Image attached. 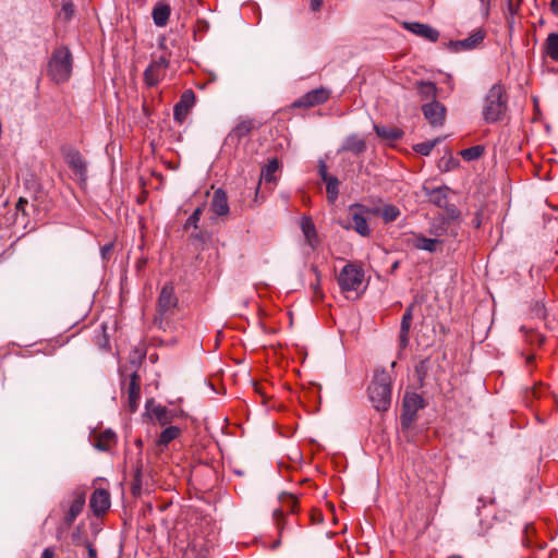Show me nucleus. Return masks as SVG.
<instances>
[{
	"label": "nucleus",
	"mask_w": 558,
	"mask_h": 558,
	"mask_svg": "<svg viewBox=\"0 0 558 558\" xmlns=\"http://www.w3.org/2000/svg\"><path fill=\"white\" fill-rule=\"evenodd\" d=\"M87 549L89 558H97V550L93 547L90 543H87Z\"/></svg>",
	"instance_id": "51"
},
{
	"label": "nucleus",
	"mask_w": 558,
	"mask_h": 558,
	"mask_svg": "<svg viewBox=\"0 0 558 558\" xmlns=\"http://www.w3.org/2000/svg\"><path fill=\"white\" fill-rule=\"evenodd\" d=\"M330 97L329 89L325 87H318L313 90H310L305 95L295 99L291 104V108H312L322 104H325Z\"/></svg>",
	"instance_id": "9"
},
{
	"label": "nucleus",
	"mask_w": 558,
	"mask_h": 558,
	"mask_svg": "<svg viewBox=\"0 0 558 558\" xmlns=\"http://www.w3.org/2000/svg\"><path fill=\"white\" fill-rule=\"evenodd\" d=\"M404 27L411 33L423 37L432 43H436L439 38V32L432 26L418 22L405 23Z\"/></svg>",
	"instance_id": "18"
},
{
	"label": "nucleus",
	"mask_w": 558,
	"mask_h": 558,
	"mask_svg": "<svg viewBox=\"0 0 558 558\" xmlns=\"http://www.w3.org/2000/svg\"><path fill=\"white\" fill-rule=\"evenodd\" d=\"M412 235L413 238L411 241H408V244H411L416 250L434 253L436 252L437 244L440 243L439 240L426 238L421 233H412Z\"/></svg>",
	"instance_id": "22"
},
{
	"label": "nucleus",
	"mask_w": 558,
	"mask_h": 558,
	"mask_svg": "<svg viewBox=\"0 0 558 558\" xmlns=\"http://www.w3.org/2000/svg\"><path fill=\"white\" fill-rule=\"evenodd\" d=\"M549 5L553 14L558 16V0H551Z\"/></svg>",
	"instance_id": "50"
},
{
	"label": "nucleus",
	"mask_w": 558,
	"mask_h": 558,
	"mask_svg": "<svg viewBox=\"0 0 558 558\" xmlns=\"http://www.w3.org/2000/svg\"><path fill=\"white\" fill-rule=\"evenodd\" d=\"M136 445H137L138 447H141V446H142V440H141V439H137V440H136Z\"/></svg>",
	"instance_id": "55"
},
{
	"label": "nucleus",
	"mask_w": 558,
	"mask_h": 558,
	"mask_svg": "<svg viewBox=\"0 0 558 558\" xmlns=\"http://www.w3.org/2000/svg\"><path fill=\"white\" fill-rule=\"evenodd\" d=\"M448 190L447 186L430 190L427 193L429 202L438 207H445L447 204Z\"/></svg>",
	"instance_id": "29"
},
{
	"label": "nucleus",
	"mask_w": 558,
	"mask_h": 558,
	"mask_svg": "<svg viewBox=\"0 0 558 558\" xmlns=\"http://www.w3.org/2000/svg\"><path fill=\"white\" fill-rule=\"evenodd\" d=\"M192 238H194L195 240H198L201 242H204L205 239H204V235L202 233H192Z\"/></svg>",
	"instance_id": "53"
},
{
	"label": "nucleus",
	"mask_w": 558,
	"mask_h": 558,
	"mask_svg": "<svg viewBox=\"0 0 558 558\" xmlns=\"http://www.w3.org/2000/svg\"><path fill=\"white\" fill-rule=\"evenodd\" d=\"M509 9L512 10V2L509 1Z\"/></svg>",
	"instance_id": "57"
},
{
	"label": "nucleus",
	"mask_w": 558,
	"mask_h": 558,
	"mask_svg": "<svg viewBox=\"0 0 558 558\" xmlns=\"http://www.w3.org/2000/svg\"><path fill=\"white\" fill-rule=\"evenodd\" d=\"M363 280V269L354 264H347L338 276V283L343 292L356 291Z\"/></svg>",
	"instance_id": "6"
},
{
	"label": "nucleus",
	"mask_w": 558,
	"mask_h": 558,
	"mask_svg": "<svg viewBox=\"0 0 558 558\" xmlns=\"http://www.w3.org/2000/svg\"><path fill=\"white\" fill-rule=\"evenodd\" d=\"M114 244L113 242L107 243L100 248L101 257L105 260L110 258L111 252L113 251Z\"/></svg>",
	"instance_id": "43"
},
{
	"label": "nucleus",
	"mask_w": 558,
	"mask_h": 558,
	"mask_svg": "<svg viewBox=\"0 0 558 558\" xmlns=\"http://www.w3.org/2000/svg\"><path fill=\"white\" fill-rule=\"evenodd\" d=\"M181 435V428L178 426L166 427L159 435L158 446L167 447L172 440L177 439Z\"/></svg>",
	"instance_id": "30"
},
{
	"label": "nucleus",
	"mask_w": 558,
	"mask_h": 558,
	"mask_svg": "<svg viewBox=\"0 0 558 558\" xmlns=\"http://www.w3.org/2000/svg\"><path fill=\"white\" fill-rule=\"evenodd\" d=\"M484 153V148L480 145L472 146L470 148L463 149L461 151V155L463 159L471 161L480 158L482 154Z\"/></svg>",
	"instance_id": "37"
},
{
	"label": "nucleus",
	"mask_w": 558,
	"mask_h": 558,
	"mask_svg": "<svg viewBox=\"0 0 558 558\" xmlns=\"http://www.w3.org/2000/svg\"><path fill=\"white\" fill-rule=\"evenodd\" d=\"M376 213H378V210ZM379 215L384 222L389 223L396 221L401 215V211L397 206L389 204L383 207Z\"/></svg>",
	"instance_id": "34"
},
{
	"label": "nucleus",
	"mask_w": 558,
	"mask_h": 558,
	"mask_svg": "<svg viewBox=\"0 0 558 558\" xmlns=\"http://www.w3.org/2000/svg\"><path fill=\"white\" fill-rule=\"evenodd\" d=\"M41 558H54V550L50 547L44 549Z\"/></svg>",
	"instance_id": "49"
},
{
	"label": "nucleus",
	"mask_w": 558,
	"mask_h": 558,
	"mask_svg": "<svg viewBox=\"0 0 558 558\" xmlns=\"http://www.w3.org/2000/svg\"><path fill=\"white\" fill-rule=\"evenodd\" d=\"M437 142L438 140L418 143L413 146V149L423 156H428Z\"/></svg>",
	"instance_id": "38"
},
{
	"label": "nucleus",
	"mask_w": 558,
	"mask_h": 558,
	"mask_svg": "<svg viewBox=\"0 0 558 558\" xmlns=\"http://www.w3.org/2000/svg\"><path fill=\"white\" fill-rule=\"evenodd\" d=\"M185 556H186V558H206V556L204 554L196 555L195 545L189 546V548L186 549Z\"/></svg>",
	"instance_id": "46"
},
{
	"label": "nucleus",
	"mask_w": 558,
	"mask_h": 558,
	"mask_svg": "<svg viewBox=\"0 0 558 558\" xmlns=\"http://www.w3.org/2000/svg\"><path fill=\"white\" fill-rule=\"evenodd\" d=\"M203 214V206H198L193 214L187 218L185 221L183 228L185 230L190 228H194L195 230L198 229V222L201 220V216Z\"/></svg>",
	"instance_id": "36"
},
{
	"label": "nucleus",
	"mask_w": 558,
	"mask_h": 558,
	"mask_svg": "<svg viewBox=\"0 0 558 558\" xmlns=\"http://www.w3.org/2000/svg\"><path fill=\"white\" fill-rule=\"evenodd\" d=\"M169 61L165 56L151 61L144 72V81L148 86H156L165 76Z\"/></svg>",
	"instance_id": "10"
},
{
	"label": "nucleus",
	"mask_w": 558,
	"mask_h": 558,
	"mask_svg": "<svg viewBox=\"0 0 558 558\" xmlns=\"http://www.w3.org/2000/svg\"><path fill=\"white\" fill-rule=\"evenodd\" d=\"M86 501V494L84 490L77 488L72 494V500L69 510L64 517V524L71 526L76 520L78 514L83 511Z\"/></svg>",
	"instance_id": "13"
},
{
	"label": "nucleus",
	"mask_w": 558,
	"mask_h": 558,
	"mask_svg": "<svg viewBox=\"0 0 558 558\" xmlns=\"http://www.w3.org/2000/svg\"><path fill=\"white\" fill-rule=\"evenodd\" d=\"M142 468H143L142 461L138 460L136 465H135V469H134V476H133V481H132V484H131V493L135 497L141 496L142 489H143V478H142L143 477V472H142Z\"/></svg>",
	"instance_id": "31"
},
{
	"label": "nucleus",
	"mask_w": 558,
	"mask_h": 558,
	"mask_svg": "<svg viewBox=\"0 0 558 558\" xmlns=\"http://www.w3.org/2000/svg\"><path fill=\"white\" fill-rule=\"evenodd\" d=\"M374 130L379 137L391 142L400 140L404 134L401 129L395 126L375 124Z\"/></svg>",
	"instance_id": "27"
},
{
	"label": "nucleus",
	"mask_w": 558,
	"mask_h": 558,
	"mask_svg": "<svg viewBox=\"0 0 558 558\" xmlns=\"http://www.w3.org/2000/svg\"><path fill=\"white\" fill-rule=\"evenodd\" d=\"M456 163H457V161L451 156H449L448 158H446V157L441 158L438 167L442 171H449L451 169V166L456 165Z\"/></svg>",
	"instance_id": "41"
},
{
	"label": "nucleus",
	"mask_w": 558,
	"mask_h": 558,
	"mask_svg": "<svg viewBox=\"0 0 558 558\" xmlns=\"http://www.w3.org/2000/svg\"><path fill=\"white\" fill-rule=\"evenodd\" d=\"M416 89L422 101H436L438 89L435 83L418 81L416 82Z\"/></svg>",
	"instance_id": "24"
},
{
	"label": "nucleus",
	"mask_w": 558,
	"mask_h": 558,
	"mask_svg": "<svg viewBox=\"0 0 558 558\" xmlns=\"http://www.w3.org/2000/svg\"><path fill=\"white\" fill-rule=\"evenodd\" d=\"M259 125L254 119H242L231 130L228 135V140L240 142L242 138L248 136L251 132L257 129Z\"/></svg>",
	"instance_id": "15"
},
{
	"label": "nucleus",
	"mask_w": 558,
	"mask_h": 558,
	"mask_svg": "<svg viewBox=\"0 0 558 558\" xmlns=\"http://www.w3.org/2000/svg\"><path fill=\"white\" fill-rule=\"evenodd\" d=\"M544 51L548 58L558 62V34L550 33L544 43Z\"/></svg>",
	"instance_id": "28"
},
{
	"label": "nucleus",
	"mask_w": 558,
	"mask_h": 558,
	"mask_svg": "<svg viewBox=\"0 0 558 558\" xmlns=\"http://www.w3.org/2000/svg\"><path fill=\"white\" fill-rule=\"evenodd\" d=\"M425 407L423 397L416 392H407L403 398L402 413L400 416L401 426L410 428L416 420L418 410Z\"/></svg>",
	"instance_id": "5"
},
{
	"label": "nucleus",
	"mask_w": 558,
	"mask_h": 558,
	"mask_svg": "<svg viewBox=\"0 0 558 558\" xmlns=\"http://www.w3.org/2000/svg\"><path fill=\"white\" fill-rule=\"evenodd\" d=\"M415 304L411 303L404 311L401 318L400 333H399V342L400 348L404 349L409 344V333L413 320V311Z\"/></svg>",
	"instance_id": "16"
},
{
	"label": "nucleus",
	"mask_w": 558,
	"mask_h": 558,
	"mask_svg": "<svg viewBox=\"0 0 558 558\" xmlns=\"http://www.w3.org/2000/svg\"><path fill=\"white\" fill-rule=\"evenodd\" d=\"M61 13L65 20H70L74 14V4L72 0H62Z\"/></svg>",
	"instance_id": "39"
},
{
	"label": "nucleus",
	"mask_w": 558,
	"mask_h": 558,
	"mask_svg": "<svg viewBox=\"0 0 558 558\" xmlns=\"http://www.w3.org/2000/svg\"><path fill=\"white\" fill-rule=\"evenodd\" d=\"M318 172H319V175L322 178V180L324 182H326L328 179H331L332 175H329L328 172H327V166L325 162H320L319 167H318Z\"/></svg>",
	"instance_id": "45"
},
{
	"label": "nucleus",
	"mask_w": 558,
	"mask_h": 558,
	"mask_svg": "<svg viewBox=\"0 0 558 558\" xmlns=\"http://www.w3.org/2000/svg\"><path fill=\"white\" fill-rule=\"evenodd\" d=\"M68 165L76 174L83 175L86 171V163L77 151L68 156Z\"/></svg>",
	"instance_id": "33"
},
{
	"label": "nucleus",
	"mask_w": 558,
	"mask_h": 558,
	"mask_svg": "<svg viewBox=\"0 0 558 558\" xmlns=\"http://www.w3.org/2000/svg\"><path fill=\"white\" fill-rule=\"evenodd\" d=\"M416 373L420 377H422L423 374H425V362L422 361L415 368Z\"/></svg>",
	"instance_id": "52"
},
{
	"label": "nucleus",
	"mask_w": 558,
	"mask_h": 558,
	"mask_svg": "<svg viewBox=\"0 0 558 558\" xmlns=\"http://www.w3.org/2000/svg\"><path fill=\"white\" fill-rule=\"evenodd\" d=\"M117 441V436L111 429L99 433L95 438L94 446L102 451L109 450Z\"/></svg>",
	"instance_id": "26"
},
{
	"label": "nucleus",
	"mask_w": 558,
	"mask_h": 558,
	"mask_svg": "<svg viewBox=\"0 0 558 558\" xmlns=\"http://www.w3.org/2000/svg\"><path fill=\"white\" fill-rule=\"evenodd\" d=\"M28 205V201L24 197H20L16 205H15V209L17 211V215L19 214H22L23 216H26L27 213H26V206Z\"/></svg>",
	"instance_id": "42"
},
{
	"label": "nucleus",
	"mask_w": 558,
	"mask_h": 558,
	"mask_svg": "<svg viewBox=\"0 0 558 558\" xmlns=\"http://www.w3.org/2000/svg\"><path fill=\"white\" fill-rule=\"evenodd\" d=\"M286 501H287V504L289 505L290 510H291L292 512H294V511H295V508H296V505H298V499H296L294 496L289 495V496L287 497V500H286Z\"/></svg>",
	"instance_id": "47"
},
{
	"label": "nucleus",
	"mask_w": 558,
	"mask_h": 558,
	"mask_svg": "<svg viewBox=\"0 0 558 558\" xmlns=\"http://www.w3.org/2000/svg\"><path fill=\"white\" fill-rule=\"evenodd\" d=\"M178 303L179 301L172 283L167 282L160 291L157 303V314L154 318V323L159 329L166 330L169 325L168 319L175 314Z\"/></svg>",
	"instance_id": "3"
},
{
	"label": "nucleus",
	"mask_w": 558,
	"mask_h": 558,
	"mask_svg": "<svg viewBox=\"0 0 558 558\" xmlns=\"http://www.w3.org/2000/svg\"><path fill=\"white\" fill-rule=\"evenodd\" d=\"M422 112L433 126H441L446 120V107L437 100L424 104Z\"/></svg>",
	"instance_id": "11"
},
{
	"label": "nucleus",
	"mask_w": 558,
	"mask_h": 558,
	"mask_svg": "<svg viewBox=\"0 0 558 558\" xmlns=\"http://www.w3.org/2000/svg\"><path fill=\"white\" fill-rule=\"evenodd\" d=\"M171 8L168 3L157 2L153 9L151 16L156 26L163 27L168 24Z\"/></svg>",
	"instance_id": "23"
},
{
	"label": "nucleus",
	"mask_w": 558,
	"mask_h": 558,
	"mask_svg": "<svg viewBox=\"0 0 558 558\" xmlns=\"http://www.w3.org/2000/svg\"><path fill=\"white\" fill-rule=\"evenodd\" d=\"M508 109V96L501 84H494L484 99L483 119L487 123H495L505 117Z\"/></svg>",
	"instance_id": "1"
},
{
	"label": "nucleus",
	"mask_w": 558,
	"mask_h": 558,
	"mask_svg": "<svg viewBox=\"0 0 558 558\" xmlns=\"http://www.w3.org/2000/svg\"><path fill=\"white\" fill-rule=\"evenodd\" d=\"M398 268V263L393 264V269Z\"/></svg>",
	"instance_id": "58"
},
{
	"label": "nucleus",
	"mask_w": 558,
	"mask_h": 558,
	"mask_svg": "<svg viewBox=\"0 0 558 558\" xmlns=\"http://www.w3.org/2000/svg\"><path fill=\"white\" fill-rule=\"evenodd\" d=\"M89 506L95 515L104 514L110 508V494L104 488H97L90 496Z\"/></svg>",
	"instance_id": "14"
},
{
	"label": "nucleus",
	"mask_w": 558,
	"mask_h": 558,
	"mask_svg": "<svg viewBox=\"0 0 558 558\" xmlns=\"http://www.w3.org/2000/svg\"><path fill=\"white\" fill-rule=\"evenodd\" d=\"M311 521L313 524H320L324 521V515L320 510L314 509L311 512Z\"/></svg>",
	"instance_id": "44"
},
{
	"label": "nucleus",
	"mask_w": 558,
	"mask_h": 558,
	"mask_svg": "<svg viewBox=\"0 0 558 558\" xmlns=\"http://www.w3.org/2000/svg\"><path fill=\"white\" fill-rule=\"evenodd\" d=\"M272 517H274L275 523L277 525V529L279 531V534L281 535L283 527H284V513L281 509H276L274 511Z\"/></svg>",
	"instance_id": "40"
},
{
	"label": "nucleus",
	"mask_w": 558,
	"mask_h": 558,
	"mask_svg": "<svg viewBox=\"0 0 558 558\" xmlns=\"http://www.w3.org/2000/svg\"><path fill=\"white\" fill-rule=\"evenodd\" d=\"M350 211H351V225L343 226V227L347 229L352 228L361 236H365V238L369 236L372 233V230H371L367 219L365 217V214L369 213V209L363 205L354 204L350 207Z\"/></svg>",
	"instance_id": "8"
},
{
	"label": "nucleus",
	"mask_w": 558,
	"mask_h": 558,
	"mask_svg": "<svg viewBox=\"0 0 558 558\" xmlns=\"http://www.w3.org/2000/svg\"><path fill=\"white\" fill-rule=\"evenodd\" d=\"M196 96L192 89H185L180 96V100L174 105L173 117L179 123H182L190 110L195 105Z\"/></svg>",
	"instance_id": "12"
},
{
	"label": "nucleus",
	"mask_w": 558,
	"mask_h": 558,
	"mask_svg": "<svg viewBox=\"0 0 558 558\" xmlns=\"http://www.w3.org/2000/svg\"><path fill=\"white\" fill-rule=\"evenodd\" d=\"M301 230L305 236L306 243L316 248L319 244L318 234L313 219L310 216H303L301 219Z\"/></svg>",
	"instance_id": "20"
},
{
	"label": "nucleus",
	"mask_w": 558,
	"mask_h": 558,
	"mask_svg": "<svg viewBox=\"0 0 558 558\" xmlns=\"http://www.w3.org/2000/svg\"><path fill=\"white\" fill-rule=\"evenodd\" d=\"M151 414L161 426L168 425L173 421L174 414L162 405H155L151 409Z\"/></svg>",
	"instance_id": "32"
},
{
	"label": "nucleus",
	"mask_w": 558,
	"mask_h": 558,
	"mask_svg": "<svg viewBox=\"0 0 558 558\" xmlns=\"http://www.w3.org/2000/svg\"><path fill=\"white\" fill-rule=\"evenodd\" d=\"M326 190L329 201L333 202L339 193V180L336 177L328 179L326 182Z\"/></svg>",
	"instance_id": "35"
},
{
	"label": "nucleus",
	"mask_w": 558,
	"mask_h": 558,
	"mask_svg": "<svg viewBox=\"0 0 558 558\" xmlns=\"http://www.w3.org/2000/svg\"><path fill=\"white\" fill-rule=\"evenodd\" d=\"M210 209L219 217L229 214L230 207L227 193L222 189H217L211 197Z\"/></svg>",
	"instance_id": "19"
},
{
	"label": "nucleus",
	"mask_w": 558,
	"mask_h": 558,
	"mask_svg": "<svg viewBox=\"0 0 558 558\" xmlns=\"http://www.w3.org/2000/svg\"><path fill=\"white\" fill-rule=\"evenodd\" d=\"M324 0H311V10L317 12L320 10Z\"/></svg>",
	"instance_id": "48"
},
{
	"label": "nucleus",
	"mask_w": 558,
	"mask_h": 558,
	"mask_svg": "<svg viewBox=\"0 0 558 558\" xmlns=\"http://www.w3.org/2000/svg\"><path fill=\"white\" fill-rule=\"evenodd\" d=\"M121 389L128 396V405L131 412H135L138 408L141 399V377L136 371L130 374L129 379L121 383Z\"/></svg>",
	"instance_id": "7"
},
{
	"label": "nucleus",
	"mask_w": 558,
	"mask_h": 558,
	"mask_svg": "<svg viewBox=\"0 0 558 558\" xmlns=\"http://www.w3.org/2000/svg\"><path fill=\"white\" fill-rule=\"evenodd\" d=\"M278 169H279V160L277 158L270 159L268 161V163L262 168L260 179L258 181V185L255 189L256 194L258 193L262 180H265V182H267V183H271V182L276 181L275 172H277Z\"/></svg>",
	"instance_id": "25"
},
{
	"label": "nucleus",
	"mask_w": 558,
	"mask_h": 558,
	"mask_svg": "<svg viewBox=\"0 0 558 558\" xmlns=\"http://www.w3.org/2000/svg\"><path fill=\"white\" fill-rule=\"evenodd\" d=\"M366 150V143L356 134L348 136L338 153L351 151L354 155L363 154Z\"/></svg>",
	"instance_id": "21"
},
{
	"label": "nucleus",
	"mask_w": 558,
	"mask_h": 558,
	"mask_svg": "<svg viewBox=\"0 0 558 558\" xmlns=\"http://www.w3.org/2000/svg\"><path fill=\"white\" fill-rule=\"evenodd\" d=\"M314 292H315V295H317L320 299H323V294H322V292L319 290V283L318 282L314 286Z\"/></svg>",
	"instance_id": "54"
},
{
	"label": "nucleus",
	"mask_w": 558,
	"mask_h": 558,
	"mask_svg": "<svg viewBox=\"0 0 558 558\" xmlns=\"http://www.w3.org/2000/svg\"><path fill=\"white\" fill-rule=\"evenodd\" d=\"M280 541H277L274 545V548H276L279 545Z\"/></svg>",
	"instance_id": "56"
},
{
	"label": "nucleus",
	"mask_w": 558,
	"mask_h": 558,
	"mask_svg": "<svg viewBox=\"0 0 558 558\" xmlns=\"http://www.w3.org/2000/svg\"><path fill=\"white\" fill-rule=\"evenodd\" d=\"M485 38V33L482 29L473 32L468 38L450 43L453 51L470 50L477 47Z\"/></svg>",
	"instance_id": "17"
},
{
	"label": "nucleus",
	"mask_w": 558,
	"mask_h": 558,
	"mask_svg": "<svg viewBox=\"0 0 558 558\" xmlns=\"http://www.w3.org/2000/svg\"><path fill=\"white\" fill-rule=\"evenodd\" d=\"M368 397L377 411H387L391 403V378L386 371L376 372L368 386Z\"/></svg>",
	"instance_id": "2"
},
{
	"label": "nucleus",
	"mask_w": 558,
	"mask_h": 558,
	"mask_svg": "<svg viewBox=\"0 0 558 558\" xmlns=\"http://www.w3.org/2000/svg\"><path fill=\"white\" fill-rule=\"evenodd\" d=\"M48 73L56 83L68 81L72 73V53L66 47L57 48L48 63Z\"/></svg>",
	"instance_id": "4"
}]
</instances>
